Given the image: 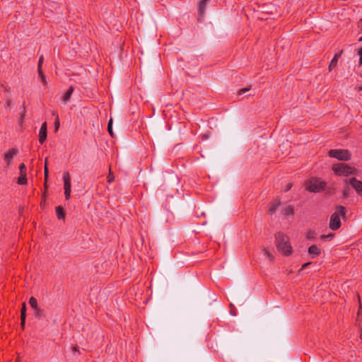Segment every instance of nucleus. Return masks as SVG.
I'll use <instances>...</instances> for the list:
<instances>
[{
    "label": "nucleus",
    "mask_w": 362,
    "mask_h": 362,
    "mask_svg": "<svg viewBox=\"0 0 362 362\" xmlns=\"http://www.w3.org/2000/svg\"><path fill=\"white\" fill-rule=\"evenodd\" d=\"M346 213V210L344 206L338 205L335 207L334 212L331 215L329 223V228L332 230H337L341 227V217L344 218Z\"/></svg>",
    "instance_id": "f03ea898"
},
{
    "label": "nucleus",
    "mask_w": 362,
    "mask_h": 362,
    "mask_svg": "<svg viewBox=\"0 0 362 362\" xmlns=\"http://www.w3.org/2000/svg\"><path fill=\"white\" fill-rule=\"evenodd\" d=\"M26 317V307L25 303L23 304L21 311V318Z\"/></svg>",
    "instance_id": "393cba45"
},
{
    "label": "nucleus",
    "mask_w": 362,
    "mask_h": 362,
    "mask_svg": "<svg viewBox=\"0 0 362 362\" xmlns=\"http://www.w3.org/2000/svg\"><path fill=\"white\" fill-rule=\"evenodd\" d=\"M275 243L279 252L285 256H289L293 252L289 238L284 233L279 232L275 235Z\"/></svg>",
    "instance_id": "f257e3e1"
},
{
    "label": "nucleus",
    "mask_w": 362,
    "mask_h": 362,
    "mask_svg": "<svg viewBox=\"0 0 362 362\" xmlns=\"http://www.w3.org/2000/svg\"><path fill=\"white\" fill-rule=\"evenodd\" d=\"M38 72V75L41 79V81L42 83L44 84V85H46L47 84V80H46V78H45V76L44 74V73L42 72V70H40V71H37Z\"/></svg>",
    "instance_id": "412c9836"
},
{
    "label": "nucleus",
    "mask_w": 362,
    "mask_h": 362,
    "mask_svg": "<svg viewBox=\"0 0 362 362\" xmlns=\"http://www.w3.org/2000/svg\"><path fill=\"white\" fill-rule=\"evenodd\" d=\"M28 182L26 175H20L18 178V184L20 185H25Z\"/></svg>",
    "instance_id": "f3484780"
},
{
    "label": "nucleus",
    "mask_w": 362,
    "mask_h": 362,
    "mask_svg": "<svg viewBox=\"0 0 362 362\" xmlns=\"http://www.w3.org/2000/svg\"><path fill=\"white\" fill-rule=\"evenodd\" d=\"M44 57L43 56H40L39 58L38 64H37V71L42 70V66L43 64Z\"/></svg>",
    "instance_id": "a878e982"
},
{
    "label": "nucleus",
    "mask_w": 362,
    "mask_h": 362,
    "mask_svg": "<svg viewBox=\"0 0 362 362\" xmlns=\"http://www.w3.org/2000/svg\"><path fill=\"white\" fill-rule=\"evenodd\" d=\"M308 253L314 257H317L320 255L321 250L318 248L315 245H313L308 247Z\"/></svg>",
    "instance_id": "ddd939ff"
},
{
    "label": "nucleus",
    "mask_w": 362,
    "mask_h": 362,
    "mask_svg": "<svg viewBox=\"0 0 362 362\" xmlns=\"http://www.w3.org/2000/svg\"><path fill=\"white\" fill-rule=\"evenodd\" d=\"M265 254L267 255V256L270 259H272L273 256L269 252V251H265Z\"/></svg>",
    "instance_id": "c9c22d12"
},
{
    "label": "nucleus",
    "mask_w": 362,
    "mask_h": 362,
    "mask_svg": "<svg viewBox=\"0 0 362 362\" xmlns=\"http://www.w3.org/2000/svg\"><path fill=\"white\" fill-rule=\"evenodd\" d=\"M332 170L338 176H348L355 174L356 172V168L345 163L334 164L332 166Z\"/></svg>",
    "instance_id": "7ed1b4c3"
},
{
    "label": "nucleus",
    "mask_w": 362,
    "mask_h": 362,
    "mask_svg": "<svg viewBox=\"0 0 362 362\" xmlns=\"http://www.w3.org/2000/svg\"><path fill=\"white\" fill-rule=\"evenodd\" d=\"M35 315L38 317H44L45 315V312L44 310L37 308V309H35Z\"/></svg>",
    "instance_id": "6ab92c4d"
},
{
    "label": "nucleus",
    "mask_w": 362,
    "mask_h": 362,
    "mask_svg": "<svg viewBox=\"0 0 362 362\" xmlns=\"http://www.w3.org/2000/svg\"><path fill=\"white\" fill-rule=\"evenodd\" d=\"M292 187V185L291 183L288 184L286 186V191H288Z\"/></svg>",
    "instance_id": "4c0bfd02"
},
{
    "label": "nucleus",
    "mask_w": 362,
    "mask_h": 362,
    "mask_svg": "<svg viewBox=\"0 0 362 362\" xmlns=\"http://www.w3.org/2000/svg\"><path fill=\"white\" fill-rule=\"evenodd\" d=\"M18 153V150L17 148H11L4 154V160L7 163V165H10L11 160L13 159L14 156H16Z\"/></svg>",
    "instance_id": "0eeeda50"
},
{
    "label": "nucleus",
    "mask_w": 362,
    "mask_h": 362,
    "mask_svg": "<svg viewBox=\"0 0 362 362\" xmlns=\"http://www.w3.org/2000/svg\"><path fill=\"white\" fill-rule=\"evenodd\" d=\"M326 182L320 178L313 177L305 182L306 189L311 192H319L326 187Z\"/></svg>",
    "instance_id": "20e7f679"
},
{
    "label": "nucleus",
    "mask_w": 362,
    "mask_h": 362,
    "mask_svg": "<svg viewBox=\"0 0 362 362\" xmlns=\"http://www.w3.org/2000/svg\"><path fill=\"white\" fill-rule=\"evenodd\" d=\"M349 183L356 190L357 194L362 197V182L358 180L356 177H351L349 180Z\"/></svg>",
    "instance_id": "423d86ee"
},
{
    "label": "nucleus",
    "mask_w": 362,
    "mask_h": 362,
    "mask_svg": "<svg viewBox=\"0 0 362 362\" xmlns=\"http://www.w3.org/2000/svg\"><path fill=\"white\" fill-rule=\"evenodd\" d=\"M11 99H8L5 104H4V107L6 109V110H10L11 109Z\"/></svg>",
    "instance_id": "c85d7f7f"
},
{
    "label": "nucleus",
    "mask_w": 362,
    "mask_h": 362,
    "mask_svg": "<svg viewBox=\"0 0 362 362\" xmlns=\"http://www.w3.org/2000/svg\"><path fill=\"white\" fill-rule=\"evenodd\" d=\"M74 88L72 86L69 87L68 90L63 95V102L64 104H66L70 101L71 97L74 93Z\"/></svg>",
    "instance_id": "f8f14e48"
},
{
    "label": "nucleus",
    "mask_w": 362,
    "mask_h": 362,
    "mask_svg": "<svg viewBox=\"0 0 362 362\" xmlns=\"http://www.w3.org/2000/svg\"><path fill=\"white\" fill-rule=\"evenodd\" d=\"M309 264H310V262H307V263L303 264L301 267V270L305 269Z\"/></svg>",
    "instance_id": "e433bc0d"
},
{
    "label": "nucleus",
    "mask_w": 362,
    "mask_h": 362,
    "mask_svg": "<svg viewBox=\"0 0 362 362\" xmlns=\"http://www.w3.org/2000/svg\"><path fill=\"white\" fill-rule=\"evenodd\" d=\"M314 235V232L310 231L307 233V238L309 240L313 239L315 237Z\"/></svg>",
    "instance_id": "2f4dec72"
},
{
    "label": "nucleus",
    "mask_w": 362,
    "mask_h": 362,
    "mask_svg": "<svg viewBox=\"0 0 362 362\" xmlns=\"http://www.w3.org/2000/svg\"><path fill=\"white\" fill-rule=\"evenodd\" d=\"M29 304L30 306L35 310L37 309V300L35 297H31L29 300Z\"/></svg>",
    "instance_id": "a211bd4d"
},
{
    "label": "nucleus",
    "mask_w": 362,
    "mask_h": 362,
    "mask_svg": "<svg viewBox=\"0 0 362 362\" xmlns=\"http://www.w3.org/2000/svg\"><path fill=\"white\" fill-rule=\"evenodd\" d=\"M25 114V106H23V112L21 113V122L23 121Z\"/></svg>",
    "instance_id": "72a5a7b5"
},
{
    "label": "nucleus",
    "mask_w": 362,
    "mask_h": 362,
    "mask_svg": "<svg viewBox=\"0 0 362 362\" xmlns=\"http://www.w3.org/2000/svg\"><path fill=\"white\" fill-rule=\"evenodd\" d=\"M249 90H250V88H242L239 90L238 93H239V95H242V94H244L245 93H246Z\"/></svg>",
    "instance_id": "473e14b6"
},
{
    "label": "nucleus",
    "mask_w": 362,
    "mask_h": 362,
    "mask_svg": "<svg viewBox=\"0 0 362 362\" xmlns=\"http://www.w3.org/2000/svg\"><path fill=\"white\" fill-rule=\"evenodd\" d=\"M59 127V117L57 116V118H56V120L54 122L55 131L58 130Z\"/></svg>",
    "instance_id": "7c9ffc66"
},
{
    "label": "nucleus",
    "mask_w": 362,
    "mask_h": 362,
    "mask_svg": "<svg viewBox=\"0 0 362 362\" xmlns=\"http://www.w3.org/2000/svg\"><path fill=\"white\" fill-rule=\"evenodd\" d=\"M280 206V201L279 200H275L274 204H273L269 209V214L272 215L276 210V209Z\"/></svg>",
    "instance_id": "dca6fc26"
},
{
    "label": "nucleus",
    "mask_w": 362,
    "mask_h": 362,
    "mask_svg": "<svg viewBox=\"0 0 362 362\" xmlns=\"http://www.w3.org/2000/svg\"><path fill=\"white\" fill-rule=\"evenodd\" d=\"M284 214L286 216H290L293 214V209L291 206H288L284 209Z\"/></svg>",
    "instance_id": "aec40b11"
},
{
    "label": "nucleus",
    "mask_w": 362,
    "mask_h": 362,
    "mask_svg": "<svg viewBox=\"0 0 362 362\" xmlns=\"http://www.w3.org/2000/svg\"><path fill=\"white\" fill-rule=\"evenodd\" d=\"M362 64V57H359V65Z\"/></svg>",
    "instance_id": "ea45409f"
},
{
    "label": "nucleus",
    "mask_w": 362,
    "mask_h": 362,
    "mask_svg": "<svg viewBox=\"0 0 362 362\" xmlns=\"http://www.w3.org/2000/svg\"><path fill=\"white\" fill-rule=\"evenodd\" d=\"M356 323L360 329L361 331V335L362 336V308L360 306L358 314H357V318H356Z\"/></svg>",
    "instance_id": "4468645a"
},
{
    "label": "nucleus",
    "mask_w": 362,
    "mask_h": 362,
    "mask_svg": "<svg viewBox=\"0 0 362 362\" xmlns=\"http://www.w3.org/2000/svg\"><path fill=\"white\" fill-rule=\"evenodd\" d=\"M63 180H64V190L71 189V177H70V174L68 171H66L64 173Z\"/></svg>",
    "instance_id": "1a4fd4ad"
},
{
    "label": "nucleus",
    "mask_w": 362,
    "mask_h": 362,
    "mask_svg": "<svg viewBox=\"0 0 362 362\" xmlns=\"http://www.w3.org/2000/svg\"><path fill=\"white\" fill-rule=\"evenodd\" d=\"M115 177L112 175L111 168H110L109 175L107 177V182L111 183L114 181Z\"/></svg>",
    "instance_id": "cd10ccee"
},
{
    "label": "nucleus",
    "mask_w": 362,
    "mask_h": 362,
    "mask_svg": "<svg viewBox=\"0 0 362 362\" xmlns=\"http://www.w3.org/2000/svg\"><path fill=\"white\" fill-rule=\"evenodd\" d=\"M21 325L23 327V329L24 328V326H25V317H23V318H21Z\"/></svg>",
    "instance_id": "f704fd0d"
},
{
    "label": "nucleus",
    "mask_w": 362,
    "mask_h": 362,
    "mask_svg": "<svg viewBox=\"0 0 362 362\" xmlns=\"http://www.w3.org/2000/svg\"><path fill=\"white\" fill-rule=\"evenodd\" d=\"M210 0H202L200 1L199 5V9H198L199 18H203L204 17L206 4Z\"/></svg>",
    "instance_id": "9b49d317"
},
{
    "label": "nucleus",
    "mask_w": 362,
    "mask_h": 362,
    "mask_svg": "<svg viewBox=\"0 0 362 362\" xmlns=\"http://www.w3.org/2000/svg\"><path fill=\"white\" fill-rule=\"evenodd\" d=\"M334 235L333 233H329L328 235H322L320 236L321 240H331L333 239Z\"/></svg>",
    "instance_id": "5701e85b"
},
{
    "label": "nucleus",
    "mask_w": 362,
    "mask_h": 362,
    "mask_svg": "<svg viewBox=\"0 0 362 362\" xmlns=\"http://www.w3.org/2000/svg\"><path fill=\"white\" fill-rule=\"evenodd\" d=\"M56 213H57V218L59 220L64 219L65 213H64V209L62 208V206H57L56 207Z\"/></svg>",
    "instance_id": "2eb2a0df"
},
{
    "label": "nucleus",
    "mask_w": 362,
    "mask_h": 362,
    "mask_svg": "<svg viewBox=\"0 0 362 362\" xmlns=\"http://www.w3.org/2000/svg\"><path fill=\"white\" fill-rule=\"evenodd\" d=\"M358 54L359 55V57H362V47L358 49Z\"/></svg>",
    "instance_id": "58836bf2"
},
{
    "label": "nucleus",
    "mask_w": 362,
    "mask_h": 362,
    "mask_svg": "<svg viewBox=\"0 0 362 362\" xmlns=\"http://www.w3.org/2000/svg\"><path fill=\"white\" fill-rule=\"evenodd\" d=\"M47 158L45 160V168H44V173H45V182H47V178H48V168H47Z\"/></svg>",
    "instance_id": "b1692460"
},
{
    "label": "nucleus",
    "mask_w": 362,
    "mask_h": 362,
    "mask_svg": "<svg viewBox=\"0 0 362 362\" xmlns=\"http://www.w3.org/2000/svg\"><path fill=\"white\" fill-rule=\"evenodd\" d=\"M20 175H26L27 168L24 163L19 165Z\"/></svg>",
    "instance_id": "4be33fe9"
},
{
    "label": "nucleus",
    "mask_w": 362,
    "mask_h": 362,
    "mask_svg": "<svg viewBox=\"0 0 362 362\" xmlns=\"http://www.w3.org/2000/svg\"><path fill=\"white\" fill-rule=\"evenodd\" d=\"M107 130H108L109 134L112 136L113 132H112V119H110L108 122Z\"/></svg>",
    "instance_id": "bb28decb"
},
{
    "label": "nucleus",
    "mask_w": 362,
    "mask_h": 362,
    "mask_svg": "<svg viewBox=\"0 0 362 362\" xmlns=\"http://www.w3.org/2000/svg\"><path fill=\"white\" fill-rule=\"evenodd\" d=\"M47 136V122H44L40 129L39 132V142L42 144L46 140Z\"/></svg>",
    "instance_id": "6e6552de"
},
{
    "label": "nucleus",
    "mask_w": 362,
    "mask_h": 362,
    "mask_svg": "<svg viewBox=\"0 0 362 362\" xmlns=\"http://www.w3.org/2000/svg\"><path fill=\"white\" fill-rule=\"evenodd\" d=\"M328 155L329 157L339 160L347 161L351 159V153L346 149H331L328 152Z\"/></svg>",
    "instance_id": "39448f33"
},
{
    "label": "nucleus",
    "mask_w": 362,
    "mask_h": 362,
    "mask_svg": "<svg viewBox=\"0 0 362 362\" xmlns=\"http://www.w3.org/2000/svg\"><path fill=\"white\" fill-rule=\"evenodd\" d=\"M342 53H343V50H341L339 52L336 53L334 54L333 59L331 60L329 65V71H331L333 68H334L337 66L338 59L341 57Z\"/></svg>",
    "instance_id": "9d476101"
},
{
    "label": "nucleus",
    "mask_w": 362,
    "mask_h": 362,
    "mask_svg": "<svg viewBox=\"0 0 362 362\" xmlns=\"http://www.w3.org/2000/svg\"><path fill=\"white\" fill-rule=\"evenodd\" d=\"M71 189L64 190V195H65V198L66 200L69 199V198L71 197Z\"/></svg>",
    "instance_id": "c756f323"
}]
</instances>
